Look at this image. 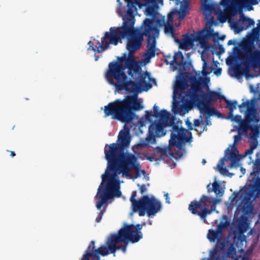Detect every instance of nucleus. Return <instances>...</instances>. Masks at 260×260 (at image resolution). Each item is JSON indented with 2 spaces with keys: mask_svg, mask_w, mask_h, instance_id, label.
<instances>
[{
  "mask_svg": "<svg viewBox=\"0 0 260 260\" xmlns=\"http://www.w3.org/2000/svg\"><path fill=\"white\" fill-rule=\"evenodd\" d=\"M104 152L108 161L107 167L105 173L101 176L102 182L94 197L95 199L98 200L96 207L98 210H101L95 219L98 223L101 221L106 212L108 201L114 197L121 196V182L118 175L121 174L123 177L134 180L137 178H135V175H130L129 172L132 169L139 170L141 168L137 157L132 153H124L123 150L119 149L117 144H106Z\"/></svg>",
  "mask_w": 260,
  "mask_h": 260,
  "instance_id": "obj_1",
  "label": "nucleus"
},
{
  "mask_svg": "<svg viewBox=\"0 0 260 260\" xmlns=\"http://www.w3.org/2000/svg\"><path fill=\"white\" fill-rule=\"evenodd\" d=\"M189 80L192 85L186 92L188 87L187 76H178L173 87L172 111L175 114L183 116L188 113L189 107L203 106L210 107L214 100L220 99V94L215 91H210L205 94L200 86L202 78L190 76Z\"/></svg>",
  "mask_w": 260,
  "mask_h": 260,
  "instance_id": "obj_2",
  "label": "nucleus"
},
{
  "mask_svg": "<svg viewBox=\"0 0 260 260\" xmlns=\"http://www.w3.org/2000/svg\"><path fill=\"white\" fill-rule=\"evenodd\" d=\"M127 58L126 54L119 57L117 61H112L109 64L108 70L105 74V77L108 83L115 86L116 90H125L134 93H139L143 91H147L151 88L153 83H156L155 80L151 77L148 72L142 73V69L139 71L137 77L132 76L129 74L127 69L128 74L134 81L128 79L125 73V68L123 61Z\"/></svg>",
  "mask_w": 260,
  "mask_h": 260,
  "instance_id": "obj_3",
  "label": "nucleus"
},
{
  "mask_svg": "<svg viewBox=\"0 0 260 260\" xmlns=\"http://www.w3.org/2000/svg\"><path fill=\"white\" fill-rule=\"evenodd\" d=\"M125 34L127 39L126 49L128 51V55L125 60V68L129 70V74L132 76H138L139 71L141 70L139 63L134 58V53L142 46L144 40V36L147 37V51L144 54V60L149 62L151 58L155 55H158L160 50L156 47V39L159 34Z\"/></svg>",
  "mask_w": 260,
  "mask_h": 260,
  "instance_id": "obj_4",
  "label": "nucleus"
},
{
  "mask_svg": "<svg viewBox=\"0 0 260 260\" xmlns=\"http://www.w3.org/2000/svg\"><path fill=\"white\" fill-rule=\"evenodd\" d=\"M143 100L137 95H127L123 100H116L105 107L106 117L111 115L112 118L128 123L133 120L135 114L134 111L143 109Z\"/></svg>",
  "mask_w": 260,
  "mask_h": 260,
  "instance_id": "obj_5",
  "label": "nucleus"
},
{
  "mask_svg": "<svg viewBox=\"0 0 260 260\" xmlns=\"http://www.w3.org/2000/svg\"><path fill=\"white\" fill-rule=\"evenodd\" d=\"M153 112H149L150 117H155L157 120L152 122L149 126L148 134L144 139H141L139 143L135 147H151L153 144L156 143V137H161L165 135L164 128L168 125H177L175 122L176 119L174 117H170V114L166 110L163 109L159 111V107L156 105L153 106Z\"/></svg>",
  "mask_w": 260,
  "mask_h": 260,
  "instance_id": "obj_6",
  "label": "nucleus"
},
{
  "mask_svg": "<svg viewBox=\"0 0 260 260\" xmlns=\"http://www.w3.org/2000/svg\"><path fill=\"white\" fill-rule=\"evenodd\" d=\"M207 188L209 193L214 192L216 198L202 196L199 202H191L188 208L192 214L199 215L204 223H206L207 215L214 211L216 204L220 202L221 200L218 198L222 197L224 193V190L216 181L212 185L211 183L208 184Z\"/></svg>",
  "mask_w": 260,
  "mask_h": 260,
  "instance_id": "obj_7",
  "label": "nucleus"
},
{
  "mask_svg": "<svg viewBox=\"0 0 260 260\" xmlns=\"http://www.w3.org/2000/svg\"><path fill=\"white\" fill-rule=\"evenodd\" d=\"M143 225L138 224L125 225L120 229L117 234L110 235L107 241L110 244V248L112 252L117 250H121L123 253L126 251V247L129 242L133 243L138 242L143 237L141 232Z\"/></svg>",
  "mask_w": 260,
  "mask_h": 260,
  "instance_id": "obj_8",
  "label": "nucleus"
},
{
  "mask_svg": "<svg viewBox=\"0 0 260 260\" xmlns=\"http://www.w3.org/2000/svg\"><path fill=\"white\" fill-rule=\"evenodd\" d=\"M226 245V242L221 237L210 251L209 258H204L202 260H249V253L241 247L237 248L234 238L233 243L226 251L225 255L220 256V253L224 250Z\"/></svg>",
  "mask_w": 260,
  "mask_h": 260,
  "instance_id": "obj_9",
  "label": "nucleus"
},
{
  "mask_svg": "<svg viewBox=\"0 0 260 260\" xmlns=\"http://www.w3.org/2000/svg\"><path fill=\"white\" fill-rule=\"evenodd\" d=\"M233 195L234 196L233 203L239 197L241 200L237 209L243 212H247L251 202L260 196V177H252L250 182L241 190L240 197L239 193L236 192H234Z\"/></svg>",
  "mask_w": 260,
  "mask_h": 260,
  "instance_id": "obj_10",
  "label": "nucleus"
},
{
  "mask_svg": "<svg viewBox=\"0 0 260 260\" xmlns=\"http://www.w3.org/2000/svg\"><path fill=\"white\" fill-rule=\"evenodd\" d=\"M181 121H177V125H173L171 133V138L169 140L170 146H176L178 150L175 153L179 157H182L185 153V150L183 146L186 143L191 141V133L181 126Z\"/></svg>",
  "mask_w": 260,
  "mask_h": 260,
  "instance_id": "obj_11",
  "label": "nucleus"
},
{
  "mask_svg": "<svg viewBox=\"0 0 260 260\" xmlns=\"http://www.w3.org/2000/svg\"><path fill=\"white\" fill-rule=\"evenodd\" d=\"M239 107L241 112L243 107L246 109L245 111V120H242L239 123L237 135H240L241 137L240 132H246L251 123H257L260 120V115L258 112L257 101L255 98L243 102Z\"/></svg>",
  "mask_w": 260,
  "mask_h": 260,
  "instance_id": "obj_12",
  "label": "nucleus"
},
{
  "mask_svg": "<svg viewBox=\"0 0 260 260\" xmlns=\"http://www.w3.org/2000/svg\"><path fill=\"white\" fill-rule=\"evenodd\" d=\"M240 140V135H236L234 137L233 144L225 150L224 157L218 163L217 169L221 174L228 175L229 174L227 169L223 167L224 161H230L231 168H237L239 166L240 159L238 157V151L236 145Z\"/></svg>",
  "mask_w": 260,
  "mask_h": 260,
  "instance_id": "obj_13",
  "label": "nucleus"
},
{
  "mask_svg": "<svg viewBox=\"0 0 260 260\" xmlns=\"http://www.w3.org/2000/svg\"><path fill=\"white\" fill-rule=\"evenodd\" d=\"M136 205L139 207L136 212L139 216H143L146 213L149 217L155 216L162 208L161 202L153 196H143Z\"/></svg>",
  "mask_w": 260,
  "mask_h": 260,
  "instance_id": "obj_14",
  "label": "nucleus"
},
{
  "mask_svg": "<svg viewBox=\"0 0 260 260\" xmlns=\"http://www.w3.org/2000/svg\"><path fill=\"white\" fill-rule=\"evenodd\" d=\"M125 38V34H105L102 38L101 42L94 40L93 42L89 41L88 50L91 49L94 52L100 53L105 51L109 47L110 44L116 45Z\"/></svg>",
  "mask_w": 260,
  "mask_h": 260,
  "instance_id": "obj_15",
  "label": "nucleus"
},
{
  "mask_svg": "<svg viewBox=\"0 0 260 260\" xmlns=\"http://www.w3.org/2000/svg\"><path fill=\"white\" fill-rule=\"evenodd\" d=\"M146 7L144 14L151 19L146 18L139 28H142L143 32H159V29L155 26L156 20L158 18L159 13L158 12L159 7L158 5H144Z\"/></svg>",
  "mask_w": 260,
  "mask_h": 260,
  "instance_id": "obj_16",
  "label": "nucleus"
},
{
  "mask_svg": "<svg viewBox=\"0 0 260 260\" xmlns=\"http://www.w3.org/2000/svg\"><path fill=\"white\" fill-rule=\"evenodd\" d=\"M110 245L109 242L107 241L106 245H103L98 248H95V242L91 241L80 260H101L100 255L105 256L109 253H113L115 255V252H112Z\"/></svg>",
  "mask_w": 260,
  "mask_h": 260,
  "instance_id": "obj_17",
  "label": "nucleus"
},
{
  "mask_svg": "<svg viewBox=\"0 0 260 260\" xmlns=\"http://www.w3.org/2000/svg\"><path fill=\"white\" fill-rule=\"evenodd\" d=\"M240 57L241 64L246 70L249 71L251 68L260 69V50L245 49L240 53Z\"/></svg>",
  "mask_w": 260,
  "mask_h": 260,
  "instance_id": "obj_18",
  "label": "nucleus"
},
{
  "mask_svg": "<svg viewBox=\"0 0 260 260\" xmlns=\"http://www.w3.org/2000/svg\"><path fill=\"white\" fill-rule=\"evenodd\" d=\"M249 227V224L246 219H241L238 221L236 229L234 231V243L237 244V247L239 248L246 244V238L244 235L245 233L247 231Z\"/></svg>",
  "mask_w": 260,
  "mask_h": 260,
  "instance_id": "obj_19",
  "label": "nucleus"
},
{
  "mask_svg": "<svg viewBox=\"0 0 260 260\" xmlns=\"http://www.w3.org/2000/svg\"><path fill=\"white\" fill-rule=\"evenodd\" d=\"M229 23L235 32H241L254 26L255 21L253 19L245 16L243 13H241L238 20L229 19Z\"/></svg>",
  "mask_w": 260,
  "mask_h": 260,
  "instance_id": "obj_20",
  "label": "nucleus"
},
{
  "mask_svg": "<svg viewBox=\"0 0 260 260\" xmlns=\"http://www.w3.org/2000/svg\"><path fill=\"white\" fill-rule=\"evenodd\" d=\"M167 34L169 35L174 39L180 49L186 51L192 49L195 46L196 38L193 34H184L181 39L177 38L176 35L178 34Z\"/></svg>",
  "mask_w": 260,
  "mask_h": 260,
  "instance_id": "obj_21",
  "label": "nucleus"
},
{
  "mask_svg": "<svg viewBox=\"0 0 260 260\" xmlns=\"http://www.w3.org/2000/svg\"><path fill=\"white\" fill-rule=\"evenodd\" d=\"M202 11L203 14L206 17L210 16L212 13H214L217 15L218 20L221 22L223 23L226 21V18L222 15L221 9L218 4L214 2L208 3L207 2H204L202 4Z\"/></svg>",
  "mask_w": 260,
  "mask_h": 260,
  "instance_id": "obj_22",
  "label": "nucleus"
},
{
  "mask_svg": "<svg viewBox=\"0 0 260 260\" xmlns=\"http://www.w3.org/2000/svg\"><path fill=\"white\" fill-rule=\"evenodd\" d=\"M189 2H184L183 3L181 4L180 8L178 11H175L170 12L168 15V19L166 22H169L173 23V15L175 14L178 15V22L183 20L185 17L189 13Z\"/></svg>",
  "mask_w": 260,
  "mask_h": 260,
  "instance_id": "obj_23",
  "label": "nucleus"
},
{
  "mask_svg": "<svg viewBox=\"0 0 260 260\" xmlns=\"http://www.w3.org/2000/svg\"><path fill=\"white\" fill-rule=\"evenodd\" d=\"M142 32V28H135L134 25L125 19L121 26L111 27L109 32Z\"/></svg>",
  "mask_w": 260,
  "mask_h": 260,
  "instance_id": "obj_24",
  "label": "nucleus"
},
{
  "mask_svg": "<svg viewBox=\"0 0 260 260\" xmlns=\"http://www.w3.org/2000/svg\"><path fill=\"white\" fill-rule=\"evenodd\" d=\"M171 59V56L168 55L167 56L165 61L167 64H170L172 67L173 70H175L178 67H181L184 64V56L180 51L175 53L173 59L170 60Z\"/></svg>",
  "mask_w": 260,
  "mask_h": 260,
  "instance_id": "obj_25",
  "label": "nucleus"
},
{
  "mask_svg": "<svg viewBox=\"0 0 260 260\" xmlns=\"http://www.w3.org/2000/svg\"><path fill=\"white\" fill-rule=\"evenodd\" d=\"M180 24V23L179 22H175V25L173 24V23L166 22L165 17H162L157 19L155 26L157 27L158 29H159L160 27H164V32L165 33H172L175 32V28L178 27Z\"/></svg>",
  "mask_w": 260,
  "mask_h": 260,
  "instance_id": "obj_26",
  "label": "nucleus"
},
{
  "mask_svg": "<svg viewBox=\"0 0 260 260\" xmlns=\"http://www.w3.org/2000/svg\"><path fill=\"white\" fill-rule=\"evenodd\" d=\"M225 227V224L223 222L220 223L217 225L215 230L210 229L207 235V239L211 242H216L222 237L223 229Z\"/></svg>",
  "mask_w": 260,
  "mask_h": 260,
  "instance_id": "obj_27",
  "label": "nucleus"
},
{
  "mask_svg": "<svg viewBox=\"0 0 260 260\" xmlns=\"http://www.w3.org/2000/svg\"><path fill=\"white\" fill-rule=\"evenodd\" d=\"M200 111L201 115L200 118L203 121L205 120V125L211 124L210 121V117L214 115L215 109L214 108H209L208 106L201 105L200 107H197Z\"/></svg>",
  "mask_w": 260,
  "mask_h": 260,
  "instance_id": "obj_28",
  "label": "nucleus"
},
{
  "mask_svg": "<svg viewBox=\"0 0 260 260\" xmlns=\"http://www.w3.org/2000/svg\"><path fill=\"white\" fill-rule=\"evenodd\" d=\"M129 129L126 132L123 130L120 131L118 137V141L119 143H115L118 145L119 149L123 150L124 153H126L124 152V147L129 146L131 140V137L129 136Z\"/></svg>",
  "mask_w": 260,
  "mask_h": 260,
  "instance_id": "obj_29",
  "label": "nucleus"
},
{
  "mask_svg": "<svg viewBox=\"0 0 260 260\" xmlns=\"http://www.w3.org/2000/svg\"><path fill=\"white\" fill-rule=\"evenodd\" d=\"M156 153H158L160 156V158H155V157L153 156H145V159L148 160L150 161H152L153 160H162L164 161H167L168 159H169V153L170 152V148L168 147H157L156 148Z\"/></svg>",
  "mask_w": 260,
  "mask_h": 260,
  "instance_id": "obj_30",
  "label": "nucleus"
},
{
  "mask_svg": "<svg viewBox=\"0 0 260 260\" xmlns=\"http://www.w3.org/2000/svg\"><path fill=\"white\" fill-rule=\"evenodd\" d=\"M219 34H193L196 38L195 45H200L202 48L205 50L208 49L209 47L207 45V37L211 36H215Z\"/></svg>",
  "mask_w": 260,
  "mask_h": 260,
  "instance_id": "obj_31",
  "label": "nucleus"
},
{
  "mask_svg": "<svg viewBox=\"0 0 260 260\" xmlns=\"http://www.w3.org/2000/svg\"><path fill=\"white\" fill-rule=\"evenodd\" d=\"M220 4L225 8H222L221 14L223 15L226 18V21L228 20V13L231 16H234L237 13L236 9L231 6L230 0H221Z\"/></svg>",
  "mask_w": 260,
  "mask_h": 260,
  "instance_id": "obj_32",
  "label": "nucleus"
},
{
  "mask_svg": "<svg viewBox=\"0 0 260 260\" xmlns=\"http://www.w3.org/2000/svg\"><path fill=\"white\" fill-rule=\"evenodd\" d=\"M136 4L132 1V0H129L127 2V10L126 12V17L123 19L128 21L129 23H131L133 25L135 24V17H134V10L137 9L136 7Z\"/></svg>",
  "mask_w": 260,
  "mask_h": 260,
  "instance_id": "obj_33",
  "label": "nucleus"
},
{
  "mask_svg": "<svg viewBox=\"0 0 260 260\" xmlns=\"http://www.w3.org/2000/svg\"><path fill=\"white\" fill-rule=\"evenodd\" d=\"M207 19V22L206 24L205 28L201 30H199L196 32H207V33H213L215 32L213 28H211V27L217 24L216 21H215L213 16L210 15L206 17ZM192 32H196L194 30H192Z\"/></svg>",
  "mask_w": 260,
  "mask_h": 260,
  "instance_id": "obj_34",
  "label": "nucleus"
},
{
  "mask_svg": "<svg viewBox=\"0 0 260 260\" xmlns=\"http://www.w3.org/2000/svg\"><path fill=\"white\" fill-rule=\"evenodd\" d=\"M236 4L239 7L245 6L246 7H250L249 10L252 9V6L256 5L258 4L257 0H234Z\"/></svg>",
  "mask_w": 260,
  "mask_h": 260,
  "instance_id": "obj_35",
  "label": "nucleus"
},
{
  "mask_svg": "<svg viewBox=\"0 0 260 260\" xmlns=\"http://www.w3.org/2000/svg\"><path fill=\"white\" fill-rule=\"evenodd\" d=\"M145 117H142L139 119L138 120V123L140 125V126H143L145 125L146 123L147 122H153L152 121V118L150 117V115L149 113V112L148 111H145Z\"/></svg>",
  "mask_w": 260,
  "mask_h": 260,
  "instance_id": "obj_36",
  "label": "nucleus"
},
{
  "mask_svg": "<svg viewBox=\"0 0 260 260\" xmlns=\"http://www.w3.org/2000/svg\"><path fill=\"white\" fill-rule=\"evenodd\" d=\"M224 100L226 104V107L230 110V112L228 114H230L231 116H233L234 111L237 108V102L236 101H231L225 99Z\"/></svg>",
  "mask_w": 260,
  "mask_h": 260,
  "instance_id": "obj_37",
  "label": "nucleus"
},
{
  "mask_svg": "<svg viewBox=\"0 0 260 260\" xmlns=\"http://www.w3.org/2000/svg\"><path fill=\"white\" fill-rule=\"evenodd\" d=\"M137 196V191H134L132 192V196L130 198V201L132 203V205L133 207V209L134 212H136L139 207L137 206V203L139 201V200H136V197Z\"/></svg>",
  "mask_w": 260,
  "mask_h": 260,
  "instance_id": "obj_38",
  "label": "nucleus"
},
{
  "mask_svg": "<svg viewBox=\"0 0 260 260\" xmlns=\"http://www.w3.org/2000/svg\"><path fill=\"white\" fill-rule=\"evenodd\" d=\"M260 173V160L256 159L253 167V171L251 173V176L256 175Z\"/></svg>",
  "mask_w": 260,
  "mask_h": 260,
  "instance_id": "obj_39",
  "label": "nucleus"
},
{
  "mask_svg": "<svg viewBox=\"0 0 260 260\" xmlns=\"http://www.w3.org/2000/svg\"><path fill=\"white\" fill-rule=\"evenodd\" d=\"M202 60L203 61L202 74L204 76H206L210 74V73L211 72V70L210 68L208 66L207 62L204 59V57L203 56V55H202Z\"/></svg>",
  "mask_w": 260,
  "mask_h": 260,
  "instance_id": "obj_40",
  "label": "nucleus"
},
{
  "mask_svg": "<svg viewBox=\"0 0 260 260\" xmlns=\"http://www.w3.org/2000/svg\"><path fill=\"white\" fill-rule=\"evenodd\" d=\"M228 119H230L232 121H235L238 124L242 120L241 116L237 115L236 116H234L233 114V116L230 115L228 114Z\"/></svg>",
  "mask_w": 260,
  "mask_h": 260,
  "instance_id": "obj_41",
  "label": "nucleus"
},
{
  "mask_svg": "<svg viewBox=\"0 0 260 260\" xmlns=\"http://www.w3.org/2000/svg\"><path fill=\"white\" fill-rule=\"evenodd\" d=\"M257 144L256 143H252L250 145V147L245 151V155H249L253 153V150L256 148Z\"/></svg>",
  "mask_w": 260,
  "mask_h": 260,
  "instance_id": "obj_42",
  "label": "nucleus"
},
{
  "mask_svg": "<svg viewBox=\"0 0 260 260\" xmlns=\"http://www.w3.org/2000/svg\"><path fill=\"white\" fill-rule=\"evenodd\" d=\"M145 3L144 4H142L140 3H138V5L139 6L140 8L141 7L142 5H158L156 0H145Z\"/></svg>",
  "mask_w": 260,
  "mask_h": 260,
  "instance_id": "obj_43",
  "label": "nucleus"
},
{
  "mask_svg": "<svg viewBox=\"0 0 260 260\" xmlns=\"http://www.w3.org/2000/svg\"><path fill=\"white\" fill-rule=\"evenodd\" d=\"M248 32H260V20L258 21L256 27H253Z\"/></svg>",
  "mask_w": 260,
  "mask_h": 260,
  "instance_id": "obj_44",
  "label": "nucleus"
},
{
  "mask_svg": "<svg viewBox=\"0 0 260 260\" xmlns=\"http://www.w3.org/2000/svg\"><path fill=\"white\" fill-rule=\"evenodd\" d=\"M137 170V172L136 173V174L135 175V178L140 177L141 176V174H143L144 176V177L145 176L146 172L144 170H140V169H139V170Z\"/></svg>",
  "mask_w": 260,
  "mask_h": 260,
  "instance_id": "obj_45",
  "label": "nucleus"
},
{
  "mask_svg": "<svg viewBox=\"0 0 260 260\" xmlns=\"http://www.w3.org/2000/svg\"><path fill=\"white\" fill-rule=\"evenodd\" d=\"M259 126L257 125H254L251 127V131L253 132L254 134L257 135L259 134Z\"/></svg>",
  "mask_w": 260,
  "mask_h": 260,
  "instance_id": "obj_46",
  "label": "nucleus"
},
{
  "mask_svg": "<svg viewBox=\"0 0 260 260\" xmlns=\"http://www.w3.org/2000/svg\"><path fill=\"white\" fill-rule=\"evenodd\" d=\"M138 185L140 187V191L141 194H143L147 191V188L145 184H142L141 185L138 184Z\"/></svg>",
  "mask_w": 260,
  "mask_h": 260,
  "instance_id": "obj_47",
  "label": "nucleus"
},
{
  "mask_svg": "<svg viewBox=\"0 0 260 260\" xmlns=\"http://www.w3.org/2000/svg\"><path fill=\"white\" fill-rule=\"evenodd\" d=\"M236 57L234 55L233 56H229L227 58L226 60V62L227 64H231L232 62L235 60Z\"/></svg>",
  "mask_w": 260,
  "mask_h": 260,
  "instance_id": "obj_48",
  "label": "nucleus"
},
{
  "mask_svg": "<svg viewBox=\"0 0 260 260\" xmlns=\"http://www.w3.org/2000/svg\"><path fill=\"white\" fill-rule=\"evenodd\" d=\"M217 48L218 50L219 54H222L223 53H224V49L223 47L222 46V45H218Z\"/></svg>",
  "mask_w": 260,
  "mask_h": 260,
  "instance_id": "obj_49",
  "label": "nucleus"
},
{
  "mask_svg": "<svg viewBox=\"0 0 260 260\" xmlns=\"http://www.w3.org/2000/svg\"><path fill=\"white\" fill-rule=\"evenodd\" d=\"M201 121H202L201 119H194L193 121V124L195 127L199 126L201 122Z\"/></svg>",
  "mask_w": 260,
  "mask_h": 260,
  "instance_id": "obj_50",
  "label": "nucleus"
},
{
  "mask_svg": "<svg viewBox=\"0 0 260 260\" xmlns=\"http://www.w3.org/2000/svg\"><path fill=\"white\" fill-rule=\"evenodd\" d=\"M221 68H218V69H217L214 72V73L215 75H216V76H219L221 74Z\"/></svg>",
  "mask_w": 260,
  "mask_h": 260,
  "instance_id": "obj_51",
  "label": "nucleus"
},
{
  "mask_svg": "<svg viewBox=\"0 0 260 260\" xmlns=\"http://www.w3.org/2000/svg\"><path fill=\"white\" fill-rule=\"evenodd\" d=\"M164 197L165 198L166 202L168 204H170V198L169 197V194L168 193H165Z\"/></svg>",
  "mask_w": 260,
  "mask_h": 260,
  "instance_id": "obj_52",
  "label": "nucleus"
},
{
  "mask_svg": "<svg viewBox=\"0 0 260 260\" xmlns=\"http://www.w3.org/2000/svg\"><path fill=\"white\" fill-rule=\"evenodd\" d=\"M214 115H216L218 117H220L221 115V114L220 112H219L215 110V112Z\"/></svg>",
  "mask_w": 260,
  "mask_h": 260,
  "instance_id": "obj_53",
  "label": "nucleus"
},
{
  "mask_svg": "<svg viewBox=\"0 0 260 260\" xmlns=\"http://www.w3.org/2000/svg\"><path fill=\"white\" fill-rule=\"evenodd\" d=\"M235 44V41L233 40H230L228 41V44L229 45H232Z\"/></svg>",
  "mask_w": 260,
  "mask_h": 260,
  "instance_id": "obj_54",
  "label": "nucleus"
},
{
  "mask_svg": "<svg viewBox=\"0 0 260 260\" xmlns=\"http://www.w3.org/2000/svg\"><path fill=\"white\" fill-rule=\"evenodd\" d=\"M186 124L188 125V127L189 128L191 126V123L190 122H189V121H186Z\"/></svg>",
  "mask_w": 260,
  "mask_h": 260,
  "instance_id": "obj_55",
  "label": "nucleus"
},
{
  "mask_svg": "<svg viewBox=\"0 0 260 260\" xmlns=\"http://www.w3.org/2000/svg\"><path fill=\"white\" fill-rule=\"evenodd\" d=\"M248 35H254L255 37H259V35H260V34H258V33H256V34H248Z\"/></svg>",
  "mask_w": 260,
  "mask_h": 260,
  "instance_id": "obj_56",
  "label": "nucleus"
},
{
  "mask_svg": "<svg viewBox=\"0 0 260 260\" xmlns=\"http://www.w3.org/2000/svg\"><path fill=\"white\" fill-rule=\"evenodd\" d=\"M11 156L13 157L15 155V153L14 151H11Z\"/></svg>",
  "mask_w": 260,
  "mask_h": 260,
  "instance_id": "obj_57",
  "label": "nucleus"
},
{
  "mask_svg": "<svg viewBox=\"0 0 260 260\" xmlns=\"http://www.w3.org/2000/svg\"><path fill=\"white\" fill-rule=\"evenodd\" d=\"M206 162V159H203L202 161V163L203 165H205Z\"/></svg>",
  "mask_w": 260,
  "mask_h": 260,
  "instance_id": "obj_58",
  "label": "nucleus"
},
{
  "mask_svg": "<svg viewBox=\"0 0 260 260\" xmlns=\"http://www.w3.org/2000/svg\"><path fill=\"white\" fill-rule=\"evenodd\" d=\"M253 232H254L253 230L252 229H251L250 231H249V232L248 233V234L252 235L253 234Z\"/></svg>",
  "mask_w": 260,
  "mask_h": 260,
  "instance_id": "obj_59",
  "label": "nucleus"
},
{
  "mask_svg": "<svg viewBox=\"0 0 260 260\" xmlns=\"http://www.w3.org/2000/svg\"><path fill=\"white\" fill-rule=\"evenodd\" d=\"M233 50H234V53H235V52L236 51H238V49L236 47H235L234 48H233Z\"/></svg>",
  "mask_w": 260,
  "mask_h": 260,
  "instance_id": "obj_60",
  "label": "nucleus"
},
{
  "mask_svg": "<svg viewBox=\"0 0 260 260\" xmlns=\"http://www.w3.org/2000/svg\"><path fill=\"white\" fill-rule=\"evenodd\" d=\"M149 224L151 225L152 224V221L151 220H149Z\"/></svg>",
  "mask_w": 260,
  "mask_h": 260,
  "instance_id": "obj_61",
  "label": "nucleus"
},
{
  "mask_svg": "<svg viewBox=\"0 0 260 260\" xmlns=\"http://www.w3.org/2000/svg\"><path fill=\"white\" fill-rule=\"evenodd\" d=\"M176 4H178L179 2H180L181 0H175Z\"/></svg>",
  "mask_w": 260,
  "mask_h": 260,
  "instance_id": "obj_62",
  "label": "nucleus"
},
{
  "mask_svg": "<svg viewBox=\"0 0 260 260\" xmlns=\"http://www.w3.org/2000/svg\"><path fill=\"white\" fill-rule=\"evenodd\" d=\"M202 1V4L204 3V2H207V0H201Z\"/></svg>",
  "mask_w": 260,
  "mask_h": 260,
  "instance_id": "obj_63",
  "label": "nucleus"
},
{
  "mask_svg": "<svg viewBox=\"0 0 260 260\" xmlns=\"http://www.w3.org/2000/svg\"><path fill=\"white\" fill-rule=\"evenodd\" d=\"M141 225H143V226H145L146 225V222H143L142 224H140Z\"/></svg>",
  "mask_w": 260,
  "mask_h": 260,
  "instance_id": "obj_64",
  "label": "nucleus"
}]
</instances>
